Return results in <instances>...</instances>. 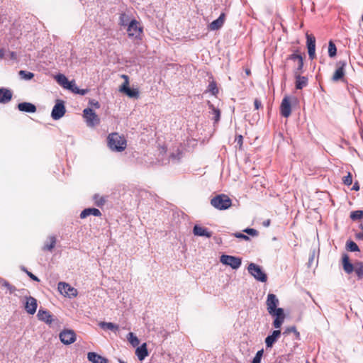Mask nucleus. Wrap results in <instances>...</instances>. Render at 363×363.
<instances>
[{
	"instance_id": "58",
	"label": "nucleus",
	"mask_w": 363,
	"mask_h": 363,
	"mask_svg": "<svg viewBox=\"0 0 363 363\" xmlns=\"http://www.w3.org/2000/svg\"><path fill=\"white\" fill-rule=\"evenodd\" d=\"M11 58H16V54H15V52H11Z\"/></svg>"
},
{
	"instance_id": "43",
	"label": "nucleus",
	"mask_w": 363,
	"mask_h": 363,
	"mask_svg": "<svg viewBox=\"0 0 363 363\" xmlns=\"http://www.w3.org/2000/svg\"><path fill=\"white\" fill-rule=\"evenodd\" d=\"M289 60H294V61H299L300 59H303L301 55L299 54H291L288 57Z\"/></svg>"
},
{
	"instance_id": "47",
	"label": "nucleus",
	"mask_w": 363,
	"mask_h": 363,
	"mask_svg": "<svg viewBox=\"0 0 363 363\" xmlns=\"http://www.w3.org/2000/svg\"><path fill=\"white\" fill-rule=\"evenodd\" d=\"M235 143L238 145L240 146V147L242 146L243 143V138L242 135H239L235 138Z\"/></svg>"
},
{
	"instance_id": "54",
	"label": "nucleus",
	"mask_w": 363,
	"mask_h": 363,
	"mask_svg": "<svg viewBox=\"0 0 363 363\" xmlns=\"http://www.w3.org/2000/svg\"><path fill=\"white\" fill-rule=\"evenodd\" d=\"M269 225H270V220H264V221L263 222V225H264V227H269Z\"/></svg>"
},
{
	"instance_id": "4",
	"label": "nucleus",
	"mask_w": 363,
	"mask_h": 363,
	"mask_svg": "<svg viewBox=\"0 0 363 363\" xmlns=\"http://www.w3.org/2000/svg\"><path fill=\"white\" fill-rule=\"evenodd\" d=\"M247 271L256 280L261 282L267 281V276L259 265L252 262L250 263L247 267Z\"/></svg>"
},
{
	"instance_id": "11",
	"label": "nucleus",
	"mask_w": 363,
	"mask_h": 363,
	"mask_svg": "<svg viewBox=\"0 0 363 363\" xmlns=\"http://www.w3.org/2000/svg\"><path fill=\"white\" fill-rule=\"evenodd\" d=\"M65 111L66 110L64 102L62 101L57 100L52 110L51 116L54 120H59L65 115Z\"/></svg>"
},
{
	"instance_id": "42",
	"label": "nucleus",
	"mask_w": 363,
	"mask_h": 363,
	"mask_svg": "<svg viewBox=\"0 0 363 363\" xmlns=\"http://www.w3.org/2000/svg\"><path fill=\"white\" fill-rule=\"evenodd\" d=\"M243 232L246 233L247 234L251 236H257L258 235L257 230L253 228H246L243 230Z\"/></svg>"
},
{
	"instance_id": "8",
	"label": "nucleus",
	"mask_w": 363,
	"mask_h": 363,
	"mask_svg": "<svg viewBox=\"0 0 363 363\" xmlns=\"http://www.w3.org/2000/svg\"><path fill=\"white\" fill-rule=\"evenodd\" d=\"M122 78L125 79V82L121 86L119 89L120 91L125 93L130 98L137 99L139 96L138 90L137 89H131L129 87L128 77L127 75L123 74Z\"/></svg>"
},
{
	"instance_id": "23",
	"label": "nucleus",
	"mask_w": 363,
	"mask_h": 363,
	"mask_svg": "<svg viewBox=\"0 0 363 363\" xmlns=\"http://www.w3.org/2000/svg\"><path fill=\"white\" fill-rule=\"evenodd\" d=\"M87 359L91 363H108V360L96 352H90L87 354Z\"/></svg>"
},
{
	"instance_id": "20",
	"label": "nucleus",
	"mask_w": 363,
	"mask_h": 363,
	"mask_svg": "<svg viewBox=\"0 0 363 363\" xmlns=\"http://www.w3.org/2000/svg\"><path fill=\"white\" fill-rule=\"evenodd\" d=\"M55 79L59 84L66 89H72V85H74V81H69L62 74H57L55 76Z\"/></svg>"
},
{
	"instance_id": "39",
	"label": "nucleus",
	"mask_w": 363,
	"mask_h": 363,
	"mask_svg": "<svg viewBox=\"0 0 363 363\" xmlns=\"http://www.w3.org/2000/svg\"><path fill=\"white\" fill-rule=\"evenodd\" d=\"M342 182L345 185L350 186L352 184V176L350 172L347 173V176L342 178Z\"/></svg>"
},
{
	"instance_id": "19",
	"label": "nucleus",
	"mask_w": 363,
	"mask_h": 363,
	"mask_svg": "<svg viewBox=\"0 0 363 363\" xmlns=\"http://www.w3.org/2000/svg\"><path fill=\"white\" fill-rule=\"evenodd\" d=\"M193 233L196 236L211 238L212 236V233L208 231L207 228L201 227L199 225H195L193 228Z\"/></svg>"
},
{
	"instance_id": "60",
	"label": "nucleus",
	"mask_w": 363,
	"mask_h": 363,
	"mask_svg": "<svg viewBox=\"0 0 363 363\" xmlns=\"http://www.w3.org/2000/svg\"><path fill=\"white\" fill-rule=\"evenodd\" d=\"M21 269L24 271L26 273V271H28L24 267H21Z\"/></svg>"
},
{
	"instance_id": "62",
	"label": "nucleus",
	"mask_w": 363,
	"mask_h": 363,
	"mask_svg": "<svg viewBox=\"0 0 363 363\" xmlns=\"http://www.w3.org/2000/svg\"><path fill=\"white\" fill-rule=\"evenodd\" d=\"M362 20L363 21V14H362Z\"/></svg>"
},
{
	"instance_id": "53",
	"label": "nucleus",
	"mask_w": 363,
	"mask_h": 363,
	"mask_svg": "<svg viewBox=\"0 0 363 363\" xmlns=\"http://www.w3.org/2000/svg\"><path fill=\"white\" fill-rule=\"evenodd\" d=\"M4 57V50L0 48V60Z\"/></svg>"
},
{
	"instance_id": "34",
	"label": "nucleus",
	"mask_w": 363,
	"mask_h": 363,
	"mask_svg": "<svg viewBox=\"0 0 363 363\" xmlns=\"http://www.w3.org/2000/svg\"><path fill=\"white\" fill-rule=\"evenodd\" d=\"M127 339L133 347L138 346L140 343L138 338L133 333L128 334Z\"/></svg>"
},
{
	"instance_id": "6",
	"label": "nucleus",
	"mask_w": 363,
	"mask_h": 363,
	"mask_svg": "<svg viewBox=\"0 0 363 363\" xmlns=\"http://www.w3.org/2000/svg\"><path fill=\"white\" fill-rule=\"evenodd\" d=\"M127 32L129 37L135 39H141L143 28L136 20L133 19L129 23Z\"/></svg>"
},
{
	"instance_id": "14",
	"label": "nucleus",
	"mask_w": 363,
	"mask_h": 363,
	"mask_svg": "<svg viewBox=\"0 0 363 363\" xmlns=\"http://www.w3.org/2000/svg\"><path fill=\"white\" fill-rule=\"evenodd\" d=\"M346 66V62L345 61H339L337 63V69L335 70L332 79L334 82H337L340 79H342L345 76V67Z\"/></svg>"
},
{
	"instance_id": "51",
	"label": "nucleus",
	"mask_w": 363,
	"mask_h": 363,
	"mask_svg": "<svg viewBox=\"0 0 363 363\" xmlns=\"http://www.w3.org/2000/svg\"><path fill=\"white\" fill-rule=\"evenodd\" d=\"M126 17L125 14L123 13L120 16V21H121V24L124 26L125 25V18Z\"/></svg>"
},
{
	"instance_id": "32",
	"label": "nucleus",
	"mask_w": 363,
	"mask_h": 363,
	"mask_svg": "<svg viewBox=\"0 0 363 363\" xmlns=\"http://www.w3.org/2000/svg\"><path fill=\"white\" fill-rule=\"evenodd\" d=\"M18 75L21 77V79L24 80H30L34 77L33 73L26 70H20L18 72Z\"/></svg>"
},
{
	"instance_id": "30",
	"label": "nucleus",
	"mask_w": 363,
	"mask_h": 363,
	"mask_svg": "<svg viewBox=\"0 0 363 363\" xmlns=\"http://www.w3.org/2000/svg\"><path fill=\"white\" fill-rule=\"evenodd\" d=\"M99 326L104 330H110L114 332L118 330V326L113 323L101 322Z\"/></svg>"
},
{
	"instance_id": "17",
	"label": "nucleus",
	"mask_w": 363,
	"mask_h": 363,
	"mask_svg": "<svg viewBox=\"0 0 363 363\" xmlns=\"http://www.w3.org/2000/svg\"><path fill=\"white\" fill-rule=\"evenodd\" d=\"M281 334V333L280 330H275L271 335H269L264 340L267 348H271L280 337Z\"/></svg>"
},
{
	"instance_id": "48",
	"label": "nucleus",
	"mask_w": 363,
	"mask_h": 363,
	"mask_svg": "<svg viewBox=\"0 0 363 363\" xmlns=\"http://www.w3.org/2000/svg\"><path fill=\"white\" fill-rule=\"evenodd\" d=\"M254 105H255V109H259V108H261L262 106L260 100H259L258 99H255Z\"/></svg>"
},
{
	"instance_id": "45",
	"label": "nucleus",
	"mask_w": 363,
	"mask_h": 363,
	"mask_svg": "<svg viewBox=\"0 0 363 363\" xmlns=\"http://www.w3.org/2000/svg\"><path fill=\"white\" fill-rule=\"evenodd\" d=\"M303 67V60L300 59V60L298 61V66L295 71H297L301 74Z\"/></svg>"
},
{
	"instance_id": "22",
	"label": "nucleus",
	"mask_w": 363,
	"mask_h": 363,
	"mask_svg": "<svg viewBox=\"0 0 363 363\" xmlns=\"http://www.w3.org/2000/svg\"><path fill=\"white\" fill-rule=\"evenodd\" d=\"M225 13H222L216 20H214L209 24V26H208L209 29L211 30H216L220 29L223 26V25L225 22Z\"/></svg>"
},
{
	"instance_id": "13",
	"label": "nucleus",
	"mask_w": 363,
	"mask_h": 363,
	"mask_svg": "<svg viewBox=\"0 0 363 363\" xmlns=\"http://www.w3.org/2000/svg\"><path fill=\"white\" fill-rule=\"evenodd\" d=\"M306 40L309 58L313 60L315 57V38L312 35L306 34Z\"/></svg>"
},
{
	"instance_id": "56",
	"label": "nucleus",
	"mask_w": 363,
	"mask_h": 363,
	"mask_svg": "<svg viewBox=\"0 0 363 363\" xmlns=\"http://www.w3.org/2000/svg\"><path fill=\"white\" fill-rule=\"evenodd\" d=\"M86 93V90H85V89H80L79 94H81V95H84Z\"/></svg>"
},
{
	"instance_id": "24",
	"label": "nucleus",
	"mask_w": 363,
	"mask_h": 363,
	"mask_svg": "<svg viewBox=\"0 0 363 363\" xmlns=\"http://www.w3.org/2000/svg\"><path fill=\"white\" fill-rule=\"evenodd\" d=\"M18 108L20 111L26 113H35L36 106L29 102H22L18 104Z\"/></svg>"
},
{
	"instance_id": "61",
	"label": "nucleus",
	"mask_w": 363,
	"mask_h": 363,
	"mask_svg": "<svg viewBox=\"0 0 363 363\" xmlns=\"http://www.w3.org/2000/svg\"><path fill=\"white\" fill-rule=\"evenodd\" d=\"M118 361H119L120 363H125L123 360H121V359H119Z\"/></svg>"
},
{
	"instance_id": "27",
	"label": "nucleus",
	"mask_w": 363,
	"mask_h": 363,
	"mask_svg": "<svg viewBox=\"0 0 363 363\" xmlns=\"http://www.w3.org/2000/svg\"><path fill=\"white\" fill-rule=\"evenodd\" d=\"M56 244V238L54 235H50L47 238V240L45 242L44 245L42 248L43 251H50L51 252L55 247Z\"/></svg>"
},
{
	"instance_id": "29",
	"label": "nucleus",
	"mask_w": 363,
	"mask_h": 363,
	"mask_svg": "<svg viewBox=\"0 0 363 363\" xmlns=\"http://www.w3.org/2000/svg\"><path fill=\"white\" fill-rule=\"evenodd\" d=\"M135 354L140 361L143 360L148 355L146 344L143 343L140 347H138L136 349Z\"/></svg>"
},
{
	"instance_id": "36",
	"label": "nucleus",
	"mask_w": 363,
	"mask_h": 363,
	"mask_svg": "<svg viewBox=\"0 0 363 363\" xmlns=\"http://www.w3.org/2000/svg\"><path fill=\"white\" fill-rule=\"evenodd\" d=\"M363 218V211H354L351 212L350 218L353 220H359Z\"/></svg>"
},
{
	"instance_id": "21",
	"label": "nucleus",
	"mask_w": 363,
	"mask_h": 363,
	"mask_svg": "<svg viewBox=\"0 0 363 363\" xmlns=\"http://www.w3.org/2000/svg\"><path fill=\"white\" fill-rule=\"evenodd\" d=\"M13 93L12 91L6 88H0V103L1 104H7L12 99Z\"/></svg>"
},
{
	"instance_id": "50",
	"label": "nucleus",
	"mask_w": 363,
	"mask_h": 363,
	"mask_svg": "<svg viewBox=\"0 0 363 363\" xmlns=\"http://www.w3.org/2000/svg\"><path fill=\"white\" fill-rule=\"evenodd\" d=\"M69 89L72 90L74 93H76V94L79 93V90H80L77 86H76L75 84L74 85H72V89Z\"/></svg>"
},
{
	"instance_id": "40",
	"label": "nucleus",
	"mask_w": 363,
	"mask_h": 363,
	"mask_svg": "<svg viewBox=\"0 0 363 363\" xmlns=\"http://www.w3.org/2000/svg\"><path fill=\"white\" fill-rule=\"evenodd\" d=\"M263 353H264L263 350H260L257 351L255 357L253 358L252 363H260Z\"/></svg>"
},
{
	"instance_id": "15",
	"label": "nucleus",
	"mask_w": 363,
	"mask_h": 363,
	"mask_svg": "<svg viewBox=\"0 0 363 363\" xmlns=\"http://www.w3.org/2000/svg\"><path fill=\"white\" fill-rule=\"evenodd\" d=\"M280 112L283 117L288 118L291 113V106L289 97L285 96L281 103Z\"/></svg>"
},
{
	"instance_id": "31",
	"label": "nucleus",
	"mask_w": 363,
	"mask_h": 363,
	"mask_svg": "<svg viewBox=\"0 0 363 363\" xmlns=\"http://www.w3.org/2000/svg\"><path fill=\"white\" fill-rule=\"evenodd\" d=\"M0 285L7 289L10 294H13L16 290L14 286L11 285L9 281L2 278H0Z\"/></svg>"
},
{
	"instance_id": "52",
	"label": "nucleus",
	"mask_w": 363,
	"mask_h": 363,
	"mask_svg": "<svg viewBox=\"0 0 363 363\" xmlns=\"http://www.w3.org/2000/svg\"><path fill=\"white\" fill-rule=\"evenodd\" d=\"M359 189V185L358 182H355L352 188V190L358 191Z\"/></svg>"
},
{
	"instance_id": "28",
	"label": "nucleus",
	"mask_w": 363,
	"mask_h": 363,
	"mask_svg": "<svg viewBox=\"0 0 363 363\" xmlns=\"http://www.w3.org/2000/svg\"><path fill=\"white\" fill-rule=\"evenodd\" d=\"M208 109L210 110L209 113L213 115L212 119L214 121L215 123H217L219 121L220 118V110L215 107L210 102L208 103Z\"/></svg>"
},
{
	"instance_id": "5",
	"label": "nucleus",
	"mask_w": 363,
	"mask_h": 363,
	"mask_svg": "<svg viewBox=\"0 0 363 363\" xmlns=\"http://www.w3.org/2000/svg\"><path fill=\"white\" fill-rule=\"evenodd\" d=\"M37 316L40 320L45 322L50 327L55 328L60 325L59 320L51 315L48 311L40 309L38 312Z\"/></svg>"
},
{
	"instance_id": "26",
	"label": "nucleus",
	"mask_w": 363,
	"mask_h": 363,
	"mask_svg": "<svg viewBox=\"0 0 363 363\" xmlns=\"http://www.w3.org/2000/svg\"><path fill=\"white\" fill-rule=\"evenodd\" d=\"M89 216L99 217L101 216V213L98 208H88L83 210L80 213V218L82 219Z\"/></svg>"
},
{
	"instance_id": "41",
	"label": "nucleus",
	"mask_w": 363,
	"mask_h": 363,
	"mask_svg": "<svg viewBox=\"0 0 363 363\" xmlns=\"http://www.w3.org/2000/svg\"><path fill=\"white\" fill-rule=\"evenodd\" d=\"M291 333H294L297 337H299V333L296 330V328L294 326L287 328L285 331L283 333V334H289Z\"/></svg>"
},
{
	"instance_id": "7",
	"label": "nucleus",
	"mask_w": 363,
	"mask_h": 363,
	"mask_svg": "<svg viewBox=\"0 0 363 363\" xmlns=\"http://www.w3.org/2000/svg\"><path fill=\"white\" fill-rule=\"evenodd\" d=\"M220 260L222 264L230 266L233 269H238L242 264L241 258L231 255H223Z\"/></svg>"
},
{
	"instance_id": "1",
	"label": "nucleus",
	"mask_w": 363,
	"mask_h": 363,
	"mask_svg": "<svg viewBox=\"0 0 363 363\" xmlns=\"http://www.w3.org/2000/svg\"><path fill=\"white\" fill-rule=\"evenodd\" d=\"M279 303V301L275 294H269L267 295V310L270 315L274 317L272 325L276 329L280 328L285 320L284 309L277 307Z\"/></svg>"
},
{
	"instance_id": "18",
	"label": "nucleus",
	"mask_w": 363,
	"mask_h": 363,
	"mask_svg": "<svg viewBox=\"0 0 363 363\" xmlns=\"http://www.w3.org/2000/svg\"><path fill=\"white\" fill-rule=\"evenodd\" d=\"M294 76L296 79L295 86L297 89H302L308 84V78L306 77L301 76L297 72H294Z\"/></svg>"
},
{
	"instance_id": "25",
	"label": "nucleus",
	"mask_w": 363,
	"mask_h": 363,
	"mask_svg": "<svg viewBox=\"0 0 363 363\" xmlns=\"http://www.w3.org/2000/svg\"><path fill=\"white\" fill-rule=\"evenodd\" d=\"M342 266L345 272L347 274H351L353 271H354L355 264H352L350 262L349 257L346 254L342 256Z\"/></svg>"
},
{
	"instance_id": "16",
	"label": "nucleus",
	"mask_w": 363,
	"mask_h": 363,
	"mask_svg": "<svg viewBox=\"0 0 363 363\" xmlns=\"http://www.w3.org/2000/svg\"><path fill=\"white\" fill-rule=\"evenodd\" d=\"M37 301L32 296L26 297L25 310L29 314H34L37 309Z\"/></svg>"
},
{
	"instance_id": "49",
	"label": "nucleus",
	"mask_w": 363,
	"mask_h": 363,
	"mask_svg": "<svg viewBox=\"0 0 363 363\" xmlns=\"http://www.w3.org/2000/svg\"><path fill=\"white\" fill-rule=\"evenodd\" d=\"M26 274H28V276L33 280L34 281H39V279L35 276L33 274H32L31 272H28V271H26Z\"/></svg>"
},
{
	"instance_id": "55",
	"label": "nucleus",
	"mask_w": 363,
	"mask_h": 363,
	"mask_svg": "<svg viewBox=\"0 0 363 363\" xmlns=\"http://www.w3.org/2000/svg\"><path fill=\"white\" fill-rule=\"evenodd\" d=\"M91 104L94 105L96 108L100 107L99 103L98 101H91Z\"/></svg>"
},
{
	"instance_id": "3",
	"label": "nucleus",
	"mask_w": 363,
	"mask_h": 363,
	"mask_svg": "<svg viewBox=\"0 0 363 363\" xmlns=\"http://www.w3.org/2000/svg\"><path fill=\"white\" fill-rule=\"evenodd\" d=\"M211 204L216 209L226 210L232 205V201L225 194H218L211 200Z\"/></svg>"
},
{
	"instance_id": "2",
	"label": "nucleus",
	"mask_w": 363,
	"mask_h": 363,
	"mask_svg": "<svg viewBox=\"0 0 363 363\" xmlns=\"http://www.w3.org/2000/svg\"><path fill=\"white\" fill-rule=\"evenodd\" d=\"M108 144L110 149L117 152L123 151L127 145L125 138L118 133H113L108 135Z\"/></svg>"
},
{
	"instance_id": "44",
	"label": "nucleus",
	"mask_w": 363,
	"mask_h": 363,
	"mask_svg": "<svg viewBox=\"0 0 363 363\" xmlns=\"http://www.w3.org/2000/svg\"><path fill=\"white\" fill-rule=\"evenodd\" d=\"M98 196H94V199H95V203L98 206H101L102 205H104V202H105V199L103 198V197H100L99 199H98Z\"/></svg>"
},
{
	"instance_id": "12",
	"label": "nucleus",
	"mask_w": 363,
	"mask_h": 363,
	"mask_svg": "<svg viewBox=\"0 0 363 363\" xmlns=\"http://www.w3.org/2000/svg\"><path fill=\"white\" fill-rule=\"evenodd\" d=\"M61 342L65 345H70L76 340V334L72 330H64L59 335Z\"/></svg>"
},
{
	"instance_id": "57",
	"label": "nucleus",
	"mask_w": 363,
	"mask_h": 363,
	"mask_svg": "<svg viewBox=\"0 0 363 363\" xmlns=\"http://www.w3.org/2000/svg\"><path fill=\"white\" fill-rule=\"evenodd\" d=\"M357 238H359V239H363V233H359L357 235Z\"/></svg>"
},
{
	"instance_id": "59",
	"label": "nucleus",
	"mask_w": 363,
	"mask_h": 363,
	"mask_svg": "<svg viewBox=\"0 0 363 363\" xmlns=\"http://www.w3.org/2000/svg\"><path fill=\"white\" fill-rule=\"evenodd\" d=\"M245 72L247 75H249L250 74V69H246L245 70Z\"/></svg>"
},
{
	"instance_id": "46",
	"label": "nucleus",
	"mask_w": 363,
	"mask_h": 363,
	"mask_svg": "<svg viewBox=\"0 0 363 363\" xmlns=\"http://www.w3.org/2000/svg\"><path fill=\"white\" fill-rule=\"evenodd\" d=\"M235 237H236L237 238H240V239H242V240H250V238L243 234V233H236L234 234Z\"/></svg>"
},
{
	"instance_id": "37",
	"label": "nucleus",
	"mask_w": 363,
	"mask_h": 363,
	"mask_svg": "<svg viewBox=\"0 0 363 363\" xmlns=\"http://www.w3.org/2000/svg\"><path fill=\"white\" fill-rule=\"evenodd\" d=\"M347 249L351 252L359 251L358 245L354 241H348L346 244Z\"/></svg>"
},
{
	"instance_id": "9",
	"label": "nucleus",
	"mask_w": 363,
	"mask_h": 363,
	"mask_svg": "<svg viewBox=\"0 0 363 363\" xmlns=\"http://www.w3.org/2000/svg\"><path fill=\"white\" fill-rule=\"evenodd\" d=\"M83 116L86 124L89 127H93L99 123V118L95 112L90 108H86L83 111Z\"/></svg>"
},
{
	"instance_id": "38",
	"label": "nucleus",
	"mask_w": 363,
	"mask_h": 363,
	"mask_svg": "<svg viewBox=\"0 0 363 363\" xmlns=\"http://www.w3.org/2000/svg\"><path fill=\"white\" fill-rule=\"evenodd\" d=\"M208 91L211 92L213 95H216L218 92V89L216 86V83L213 81L210 82L208 86Z\"/></svg>"
},
{
	"instance_id": "33",
	"label": "nucleus",
	"mask_w": 363,
	"mask_h": 363,
	"mask_svg": "<svg viewBox=\"0 0 363 363\" xmlns=\"http://www.w3.org/2000/svg\"><path fill=\"white\" fill-rule=\"evenodd\" d=\"M354 272L359 279H363V262H358L355 263Z\"/></svg>"
},
{
	"instance_id": "35",
	"label": "nucleus",
	"mask_w": 363,
	"mask_h": 363,
	"mask_svg": "<svg viewBox=\"0 0 363 363\" xmlns=\"http://www.w3.org/2000/svg\"><path fill=\"white\" fill-rule=\"evenodd\" d=\"M337 54V48L333 41L329 42L328 45V55L330 57H334Z\"/></svg>"
},
{
	"instance_id": "10",
	"label": "nucleus",
	"mask_w": 363,
	"mask_h": 363,
	"mask_svg": "<svg viewBox=\"0 0 363 363\" xmlns=\"http://www.w3.org/2000/svg\"><path fill=\"white\" fill-rule=\"evenodd\" d=\"M57 289L62 295L69 298L74 297L77 294V290L65 282H60Z\"/></svg>"
}]
</instances>
